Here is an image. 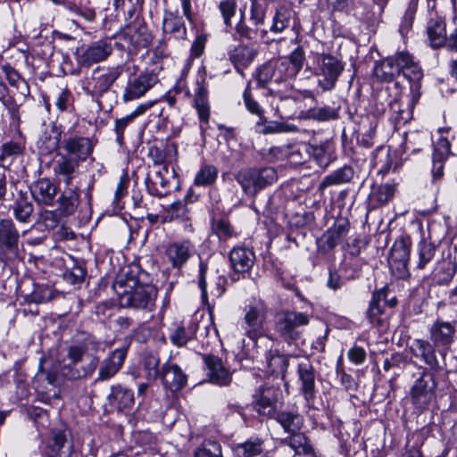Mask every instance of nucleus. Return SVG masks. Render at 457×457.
Returning a JSON list of instances; mask_svg holds the SVG:
<instances>
[{
    "mask_svg": "<svg viewBox=\"0 0 457 457\" xmlns=\"http://www.w3.org/2000/svg\"><path fill=\"white\" fill-rule=\"evenodd\" d=\"M30 192L38 204L52 206L54 204L58 188L49 179L43 178L31 185Z\"/></svg>",
    "mask_w": 457,
    "mask_h": 457,
    "instance_id": "obj_20",
    "label": "nucleus"
},
{
    "mask_svg": "<svg viewBox=\"0 0 457 457\" xmlns=\"http://www.w3.org/2000/svg\"><path fill=\"white\" fill-rule=\"evenodd\" d=\"M294 15L295 13L293 10L288 6L281 5L278 7L272 19L270 31L274 33H280L285 30L289 27Z\"/></svg>",
    "mask_w": 457,
    "mask_h": 457,
    "instance_id": "obj_43",
    "label": "nucleus"
},
{
    "mask_svg": "<svg viewBox=\"0 0 457 457\" xmlns=\"http://www.w3.org/2000/svg\"><path fill=\"white\" fill-rule=\"evenodd\" d=\"M12 213L15 219L22 223H28L34 212L32 203L24 195H21L12 205Z\"/></svg>",
    "mask_w": 457,
    "mask_h": 457,
    "instance_id": "obj_42",
    "label": "nucleus"
},
{
    "mask_svg": "<svg viewBox=\"0 0 457 457\" xmlns=\"http://www.w3.org/2000/svg\"><path fill=\"white\" fill-rule=\"evenodd\" d=\"M395 192V187L390 184H380L372 187L368 197V209H378L389 203Z\"/></svg>",
    "mask_w": 457,
    "mask_h": 457,
    "instance_id": "obj_31",
    "label": "nucleus"
},
{
    "mask_svg": "<svg viewBox=\"0 0 457 457\" xmlns=\"http://www.w3.org/2000/svg\"><path fill=\"white\" fill-rule=\"evenodd\" d=\"M418 3L419 0H410L408 3V6L405 10L404 15L403 17L402 23L400 25V32L402 34L409 31V29L411 28L415 14L418 8Z\"/></svg>",
    "mask_w": 457,
    "mask_h": 457,
    "instance_id": "obj_55",
    "label": "nucleus"
},
{
    "mask_svg": "<svg viewBox=\"0 0 457 457\" xmlns=\"http://www.w3.org/2000/svg\"><path fill=\"white\" fill-rule=\"evenodd\" d=\"M297 131V127L284 121H270L263 128V134L287 133Z\"/></svg>",
    "mask_w": 457,
    "mask_h": 457,
    "instance_id": "obj_56",
    "label": "nucleus"
},
{
    "mask_svg": "<svg viewBox=\"0 0 457 457\" xmlns=\"http://www.w3.org/2000/svg\"><path fill=\"white\" fill-rule=\"evenodd\" d=\"M450 142L446 138H439L435 144L432 159L446 161L450 155Z\"/></svg>",
    "mask_w": 457,
    "mask_h": 457,
    "instance_id": "obj_59",
    "label": "nucleus"
},
{
    "mask_svg": "<svg viewBox=\"0 0 457 457\" xmlns=\"http://www.w3.org/2000/svg\"><path fill=\"white\" fill-rule=\"evenodd\" d=\"M207 367V375L210 381L219 386H228L231 381V374L224 367L221 360L216 356L210 355L205 357Z\"/></svg>",
    "mask_w": 457,
    "mask_h": 457,
    "instance_id": "obj_29",
    "label": "nucleus"
},
{
    "mask_svg": "<svg viewBox=\"0 0 457 457\" xmlns=\"http://www.w3.org/2000/svg\"><path fill=\"white\" fill-rule=\"evenodd\" d=\"M307 116L318 121H326L336 119L337 117V112L330 106H323L310 109L307 112Z\"/></svg>",
    "mask_w": 457,
    "mask_h": 457,
    "instance_id": "obj_53",
    "label": "nucleus"
},
{
    "mask_svg": "<svg viewBox=\"0 0 457 457\" xmlns=\"http://www.w3.org/2000/svg\"><path fill=\"white\" fill-rule=\"evenodd\" d=\"M29 297L30 301L36 303H46L53 299L54 292L47 286H37Z\"/></svg>",
    "mask_w": 457,
    "mask_h": 457,
    "instance_id": "obj_57",
    "label": "nucleus"
},
{
    "mask_svg": "<svg viewBox=\"0 0 457 457\" xmlns=\"http://www.w3.org/2000/svg\"><path fill=\"white\" fill-rule=\"evenodd\" d=\"M436 388V381L434 375L423 370L411 387L410 397L412 404L419 409L427 408L435 397Z\"/></svg>",
    "mask_w": 457,
    "mask_h": 457,
    "instance_id": "obj_8",
    "label": "nucleus"
},
{
    "mask_svg": "<svg viewBox=\"0 0 457 457\" xmlns=\"http://www.w3.org/2000/svg\"><path fill=\"white\" fill-rule=\"evenodd\" d=\"M218 169L212 164H203L196 172L194 184L196 187H209L214 184L218 178Z\"/></svg>",
    "mask_w": 457,
    "mask_h": 457,
    "instance_id": "obj_47",
    "label": "nucleus"
},
{
    "mask_svg": "<svg viewBox=\"0 0 457 457\" xmlns=\"http://www.w3.org/2000/svg\"><path fill=\"white\" fill-rule=\"evenodd\" d=\"M267 309L262 303L249 305L245 310L241 328L251 340H257L262 334Z\"/></svg>",
    "mask_w": 457,
    "mask_h": 457,
    "instance_id": "obj_9",
    "label": "nucleus"
},
{
    "mask_svg": "<svg viewBox=\"0 0 457 457\" xmlns=\"http://www.w3.org/2000/svg\"><path fill=\"white\" fill-rule=\"evenodd\" d=\"M212 232L219 237L220 241H227L237 237V232L230 222L226 219H217L212 221Z\"/></svg>",
    "mask_w": 457,
    "mask_h": 457,
    "instance_id": "obj_50",
    "label": "nucleus"
},
{
    "mask_svg": "<svg viewBox=\"0 0 457 457\" xmlns=\"http://www.w3.org/2000/svg\"><path fill=\"white\" fill-rule=\"evenodd\" d=\"M86 271L80 266H74L69 270H66L63 277L64 279L70 284L75 285L81 283L85 278Z\"/></svg>",
    "mask_w": 457,
    "mask_h": 457,
    "instance_id": "obj_62",
    "label": "nucleus"
},
{
    "mask_svg": "<svg viewBox=\"0 0 457 457\" xmlns=\"http://www.w3.org/2000/svg\"><path fill=\"white\" fill-rule=\"evenodd\" d=\"M55 104L62 112L69 111L72 108L73 96L71 92L67 88L62 89L57 96Z\"/></svg>",
    "mask_w": 457,
    "mask_h": 457,
    "instance_id": "obj_60",
    "label": "nucleus"
},
{
    "mask_svg": "<svg viewBox=\"0 0 457 457\" xmlns=\"http://www.w3.org/2000/svg\"><path fill=\"white\" fill-rule=\"evenodd\" d=\"M196 329L197 326L193 322L189 323L187 328L183 326L177 327L170 335V340L173 345L177 346H183L189 340L194 338Z\"/></svg>",
    "mask_w": 457,
    "mask_h": 457,
    "instance_id": "obj_49",
    "label": "nucleus"
},
{
    "mask_svg": "<svg viewBox=\"0 0 457 457\" xmlns=\"http://www.w3.org/2000/svg\"><path fill=\"white\" fill-rule=\"evenodd\" d=\"M305 54L302 46L296 47L287 57L270 60L257 70V83L269 89L270 95L279 96L280 85H287L303 69Z\"/></svg>",
    "mask_w": 457,
    "mask_h": 457,
    "instance_id": "obj_1",
    "label": "nucleus"
},
{
    "mask_svg": "<svg viewBox=\"0 0 457 457\" xmlns=\"http://www.w3.org/2000/svg\"><path fill=\"white\" fill-rule=\"evenodd\" d=\"M62 131L58 127L51 125L46 128L38 141V147L41 153L47 154L56 150L60 145Z\"/></svg>",
    "mask_w": 457,
    "mask_h": 457,
    "instance_id": "obj_35",
    "label": "nucleus"
},
{
    "mask_svg": "<svg viewBox=\"0 0 457 457\" xmlns=\"http://www.w3.org/2000/svg\"><path fill=\"white\" fill-rule=\"evenodd\" d=\"M272 419L277 420L287 435L302 430L303 426V418L297 412H277Z\"/></svg>",
    "mask_w": 457,
    "mask_h": 457,
    "instance_id": "obj_36",
    "label": "nucleus"
},
{
    "mask_svg": "<svg viewBox=\"0 0 457 457\" xmlns=\"http://www.w3.org/2000/svg\"><path fill=\"white\" fill-rule=\"evenodd\" d=\"M348 229L349 223L345 220L335 223L320 238V251L327 253L335 248L339 244L342 237L346 235Z\"/></svg>",
    "mask_w": 457,
    "mask_h": 457,
    "instance_id": "obj_27",
    "label": "nucleus"
},
{
    "mask_svg": "<svg viewBox=\"0 0 457 457\" xmlns=\"http://www.w3.org/2000/svg\"><path fill=\"white\" fill-rule=\"evenodd\" d=\"M157 82V75L154 72L140 73L128 81L122 95L123 102L134 101L144 96Z\"/></svg>",
    "mask_w": 457,
    "mask_h": 457,
    "instance_id": "obj_12",
    "label": "nucleus"
},
{
    "mask_svg": "<svg viewBox=\"0 0 457 457\" xmlns=\"http://www.w3.org/2000/svg\"><path fill=\"white\" fill-rule=\"evenodd\" d=\"M125 37L135 47H146L152 40V35L145 22L140 19H136L132 24L128 26Z\"/></svg>",
    "mask_w": 457,
    "mask_h": 457,
    "instance_id": "obj_28",
    "label": "nucleus"
},
{
    "mask_svg": "<svg viewBox=\"0 0 457 457\" xmlns=\"http://www.w3.org/2000/svg\"><path fill=\"white\" fill-rule=\"evenodd\" d=\"M171 173L167 165L158 169H149L145 184L151 195L163 197L170 192V178Z\"/></svg>",
    "mask_w": 457,
    "mask_h": 457,
    "instance_id": "obj_13",
    "label": "nucleus"
},
{
    "mask_svg": "<svg viewBox=\"0 0 457 457\" xmlns=\"http://www.w3.org/2000/svg\"><path fill=\"white\" fill-rule=\"evenodd\" d=\"M20 234L11 219L0 220V253L13 257L19 253Z\"/></svg>",
    "mask_w": 457,
    "mask_h": 457,
    "instance_id": "obj_14",
    "label": "nucleus"
},
{
    "mask_svg": "<svg viewBox=\"0 0 457 457\" xmlns=\"http://www.w3.org/2000/svg\"><path fill=\"white\" fill-rule=\"evenodd\" d=\"M195 252V245L190 240H182L169 244L165 254L174 269H181Z\"/></svg>",
    "mask_w": 457,
    "mask_h": 457,
    "instance_id": "obj_18",
    "label": "nucleus"
},
{
    "mask_svg": "<svg viewBox=\"0 0 457 457\" xmlns=\"http://www.w3.org/2000/svg\"><path fill=\"white\" fill-rule=\"evenodd\" d=\"M162 29L164 32L174 34L178 37H185L187 35V29L182 17L171 12H165Z\"/></svg>",
    "mask_w": 457,
    "mask_h": 457,
    "instance_id": "obj_41",
    "label": "nucleus"
},
{
    "mask_svg": "<svg viewBox=\"0 0 457 457\" xmlns=\"http://www.w3.org/2000/svg\"><path fill=\"white\" fill-rule=\"evenodd\" d=\"M310 323V315L296 311H284L276 315L275 330L288 343L298 340L303 328Z\"/></svg>",
    "mask_w": 457,
    "mask_h": 457,
    "instance_id": "obj_5",
    "label": "nucleus"
},
{
    "mask_svg": "<svg viewBox=\"0 0 457 457\" xmlns=\"http://www.w3.org/2000/svg\"><path fill=\"white\" fill-rule=\"evenodd\" d=\"M344 69L345 64L336 56L331 54L320 55L317 61L316 75L320 77L318 79V86L324 92L333 90Z\"/></svg>",
    "mask_w": 457,
    "mask_h": 457,
    "instance_id": "obj_6",
    "label": "nucleus"
},
{
    "mask_svg": "<svg viewBox=\"0 0 457 457\" xmlns=\"http://www.w3.org/2000/svg\"><path fill=\"white\" fill-rule=\"evenodd\" d=\"M257 55V51L242 42H235L228 49V60L240 74L247 68Z\"/></svg>",
    "mask_w": 457,
    "mask_h": 457,
    "instance_id": "obj_16",
    "label": "nucleus"
},
{
    "mask_svg": "<svg viewBox=\"0 0 457 457\" xmlns=\"http://www.w3.org/2000/svg\"><path fill=\"white\" fill-rule=\"evenodd\" d=\"M353 177V170L345 165L324 177L319 186V190L324 191L327 187L347 183L351 181Z\"/></svg>",
    "mask_w": 457,
    "mask_h": 457,
    "instance_id": "obj_37",
    "label": "nucleus"
},
{
    "mask_svg": "<svg viewBox=\"0 0 457 457\" xmlns=\"http://www.w3.org/2000/svg\"><path fill=\"white\" fill-rule=\"evenodd\" d=\"M176 153L177 147L174 144H169L165 148L152 145L149 147L148 151V156L154 162L152 169H158L166 165V162L171 161L172 155L176 154ZM149 169H151V167H149Z\"/></svg>",
    "mask_w": 457,
    "mask_h": 457,
    "instance_id": "obj_39",
    "label": "nucleus"
},
{
    "mask_svg": "<svg viewBox=\"0 0 457 457\" xmlns=\"http://www.w3.org/2000/svg\"><path fill=\"white\" fill-rule=\"evenodd\" d=\"M112 287L122 307L145 312H152L155 307L157 288L152 284L141 283L132 270L120 275Z\"/></svg>",
    "mask_w": 457,
    "mask_h": 457,
    "instance_id": "obj_2",
    "label": "nucleus"
},
{
    "mask_svg": "<svg viewBox=\"0 0 457 457\" xmlns=\"http://www.w3.org/2000/svg\"><path fill=\"white\" fill-rule=\"evenodd\" d=\"M71 445L67 444L66 433L58 431L54 434L46 450V457H70Z\"/></svg>",
    "mask_w": 457,
    "mask_h": 457,
    "instance_id": "obj_34",
    "label": "nucleus"
},
{
    "mask_svg": "<svg viewBox=\"0 0 457 457\" xmlns=\"http://www.w3.org/2000/svg\"><path fill=\"white\" fill-rule=\"evenodd\" d=\"M411 254V241L401 237L395 241L391 247L389 265L393 270H396L399 278L409 275L408 264Z\"/></svg>",
    "mask_w": 457,
    "mask_h": 457,
    "instance_id": "obj_11",
    "label": "nucleus"
},
{
    "mask_svg": "<svg viewBox=\"0 0 457 457\" xmlns=\"http://www.w3.org/2000/svg\"><path fill=\"white\" fill-rule=\"evenodd\" d=\"M123 71L121 66L116 67H97L91 76L86 79L84 89L91 96H102L107 92L116 79Z\"/></svg>",
    "mask_w": 457,
    "mask_h": 457,
    "instance_id": "obj_7",
    "label": "nucleus"
},
{
    "mask_svg": "<svg viewBox=\"0 0 457 457\" xmlns=\"http://www.w3.org/2000/svg\"><path fill=\"white\" fill-rule=\"evenodd\" d=\"M383 304H375L370 302L366 315L370 323L378 328H382L386 324V320L381 317L384 312Z\"/></svg>",
    "mask_w": 457,
    "mask_h": 457,
    "instance_id": "obj_54",
    "label": "nucleus"
},
{
    "mask_svg": "<svg viewBox=\"0 0 457 457\" xmlns=\"http://www.w3.org/2000/svg\"><path fill=\"white\" fill-rule=\"evenodd\" d=\"M112 52L110 43L104 40L94 42L88 46L79 56V62L82 66L89 67L94 63L105 60Z\"/></svg>",
    "mask_w": 457,
    "mask_h": 457,
    "instance_id": "obj_21",
    "label": "nucleus"
},
{
    "mask_svg": "<svg viewBox=\"0 0 457 457\" xmlns=\"http://www.w3.org/2000/svg\"><path fill=\"white\" fill-rule=\"evenodd\" d=\"M161 377L164 387L171 392L181 390L187 382V376L178 364H164Z\"/></svg>",
    "mask_w": 457,
    "mask_h": 457,
    "instance_id": "obj_23",
    "label": "nucleus"
},
{
    "mask_svg": "<svg viewBox=\"0 0 457 457\" xmlns=\"http://www.w3.org/2000/svg\"><path fill=\"white\" fill-rule=\"evenodd\" d=\"M419 261L416 264L418 270H423L426 268L434 258L436 253V246L433 243L422 239L418 244L417 248Z\"/></svg>",
    "mask_w": 457,
    "mask_h": 457,
    "instance_id": "obj_48",
    "label": "nucleus"
},
{
    "mask_svg": "<svg viewBox=\"0 0 457 457\" xmlns=\"http://www.w3.org/2000/svg\"><path fill=\"white\" fill-rule=\"evenodd\" d=\"M90 343L70 345L67 355L60 361V368L64 377L78 379L93 373L98 364V359L87 353Z\"/></svg>",
    "mask_w": 457,
    "mask_h": 457,
    "instance_id": "obj_3",
    "label": "nucleus"
},
{
    "mask_svg": "<svg viewBox=\"0 0 457 457\" xmlns=\"http://www.w3.org/2000/svg\"><path fill=\"white\" fill-rule=\"evenodd\" d=\"M195 457H222L220 445L216 441H205L195 450Z\"/></svg>",
    "mask_w": 457,
    "mask_h": 457,
    "instance_id": "obj_52",
    "label": "nucleus"
},
{
    "mask_svg": "<svg viewBox=\"0 0 457 457\" xmlns=\"http://www.w3.org/2000/svg\"><path fill=\"white\" fill-rule=\"evenodd\" d=\"M400 74L399 68L390 56L377 64L374 68V75L380 80L392 81Z\"/></svg>",
    "mask_w": 457,
    "mask_h": 457,
    "instance_id": "obj_45",
    "label": "nucleus"
},
{
    "mask_svg": "<svg viewBox=\"0 0 457 457\" xmlns=\"http://www.w3.org/2000/svg\"><path fill=\"white\" fill-rule=\"evenodd\" d=\"M63 155L71 157L80 163L87 160L94 150L92 141L84 137H71L62 142Z\"/></svg>",
    "mask_w": 457,
    "mask_h": 457,
    "instance_id": "obj_17",
    "label": "nucleus"
},
{
    "mask_svg": "<svg viewBox=\"0 0 457 457\" xmlns=\"http://www.w3.org/2000/svg\"><path fill=\"white\" fill-rule=\"evenodd\" d=\"M109 401L119 411L125 413L130 412L135 405L133 391L120 385L112 386Z\"/></svg>",
    "mask_w": 457,
    "mask_h": 457,
    "instance_id": "obj_26",
    "label": "nucleus"
},
{
    "mask_svg": "<svg viewBox=\"0 0 457 457\" xmlns=\"http://www.w3.org/2000/svg\"><path fill=\"white\" fill-rule=\"evenodd\" d=\"M298 379L301 382L300 390L306 400L313 398L315 394V369L312 362L304 359L297 364Z\"/></svg>",
    "mask_w": 457,
    "mask_h": 457,
    "instance_id": "obj_22",
    "label": "nucleus"
},
{
    "mask_svg": "<svg viewBox=\"0 0 457 457\" xmlns=\"http://www.w3.org/2000/svg\"><path fill=\"white\" fill-rule=\"evenodd\" d=\"M299 152H304L307 156L312 157L320 167H327L329 157L325 145H312L303 143L298 145Z\"/></svg>",
    "mask_w": 457,
    "mask_h": 457,
    "instance_id": "obj_44",
    "label": "nucleus"
},
{
    "mask_svg": "<svg viewBox=\"0 0 457 457\" xmlns=\"http://www.w3.org/2000/svg\"><path fill=\"white\" fill-rule=\"evenodd\" d=\"M236 180L246 195L253 196L277 180V171L271 167L245 168L237 172Z\"/></svg>",
    "mask_w": 457,
    "mask_h": 457,
    "instance_id": "obj_4",
    "label": "nucleus"
},
{
    "mask_svg": "<svg viewBox=\"0 0 457 457\" xmlns=\"http://www.w3.org/2000/svg\"><path fill=\"white\" fill-rule=\"evenodd\" d=\"M58 159L54 162L53 171L59 183H64L67 187L71 186L78 172L79 163L71 157L58 153Z\"/></svg>",
    "mask_w": 457,
    "mask_h": 457,
    "instance_id": "obj_19",
    "label": "nucleus"
},
{
    "mask_svg": "<svg viewBox=\"0 0 457 457\" xmlns=\"http://www.w3.org/2000/svg\"><path fill=\"white\" fill-rule=\"evenodd\" d=\"M57 203V211L62 216H70L74 214L79 204V188L77 187H67L62 192Z\"/></svg>",
    "mask_w": 457,
    "mask_h": 457,
    "instance_id": "obj_33",
    "label": "nucleus"
},
{
    "mask_svg": "<svg viewBox=\"0 0 457 457\" xmlns=\"http://www.w3.org/2000/svg\"><path fill=\"white\" fill-rule=\"evenodd\" d=\"M403 76L411 82L417 83L420 81L423 77V72L420 67L412 62L403 71H402Z\"/></svg>",
    "mask_w": 457,
    "mask_h": 457,
    "instance_id": "obj_64",
    "label": "nucleus"
},
{
    "mask_svg": "<svg viewBox=\"0 0 457 457\" xmlns=\"http://www.w3.org/2000/svg\"><path fill=\"white\" fill-rule=\"evenodd\" d=\"M280 395L279 387L265 385L254 395V410L262 416L274 417Z\"/></svg>",
    "mask_w": 457,
    "mask_h": 457,
    "instance_id": "obj_10",
    "label": "nucleus"
},
{
    "mask_svg": "<svg viewBox=\"0 0 457 457\" xmlns=\"http://www.w3.org/2000/svg\"><path fill=\"white\" fill-rule=\"evenodd\" d=\"M243 98H244V102H245L246 109L251 113L255 114L259 117H262L263 115V110L260 106L258 102H256L253 98L249 86L245 89L244 94H243Z\"/></svg>",
    "mask_w": 457,
    "mask_h": 457,
    "instance_id": "obj_61",
    "label": "nucleus"
},
{
    "mask_svg": "<svg viewBox=\"0 0 457 457\" xmlns=\"http://www.w3.org/2000/svg\"><path fill=\"white\" fill-rule=\"evenodd\" d=\"M263 441L260 438H251L244 443L232 445L235 457H254L262 452Z\"/></svg>",
    "mask_w": 457,
    "mask_h": 457,
    "instance_id": "obj_40",
    "label": "nucleus"
},
{
    "mask_svg": "<svg viewBox=\"0 0 457 457\" xmlns=\"http://www.w3.org/2000/svg\"><path fill=\"white\" fill-rule=\"evenodd\" d=\"M160 359L154 353H146L142 361V369L148 380H155L159 375Z\"/></svg>",
    "mask_w": 457,
    "mask_h": 457,
    "instance_id": "obj_51",
    "label": "nucleus"
},
{
    "mask_svg": "<svg viewBox=\"0 0 457 457\" xmlns=\"http://www.w3.org/2000/svg\"><path fill=\"white\" fill-rule=\"evenodd\" d=\"M429 339L437 348L448 349L453 344L456 333L454 322L437 319L430 326Z\"/></svg>",
    "mask_w": 457,
    "mask_h": 457,
    "instance_id": "obj_15",
    "label": "nucleus"
},
{
    "mask_svg": "<svg viewBox=\"0 0 457 457\" xmlns=\"http://www.w3.org/2000/svg\"><path fill=\"white\" fill-rule=\"evenodd\" d=\"M280 445L291 448L295 455H313L314 451L310 439L301 430L282 438Z\"/></svg>",
    "mask_w": 457,
    "mask_h": 457,
    "instance_id": "obj_32",
    "label": "nucleus"
},
{
    "mask_svg": "<svg viewBox=\"0 0 457 457\" xmlns=\"http://www.w3.org/2000/svg\"><path fill=\"white\" fill-rule=\"evenodd\" d=\"M194 106L197 111L201 123V129H204V125H208L210 118L208 90L204 86V79L196 81V88L194 96Z\"/></svg>",
    "mask_w": 457,
    "mask_h": 457,
    "instance_id": "obj_30",
    "label": "nucleus"
},
{
    "mask_svg": "<svg viewBox=\"0 0 457 457\" xmlns=\"http://www.w3.org/2000/svg\"><path fill=\"white\" fill-rule=\"evenodd\" d=\"M415 347L420 351L421 359L432 369L439 367L438 361L436 356V347L434 344L424 339H415Z\"/></svg>",
    "mask_w": 457,
    "mask_h": 457,
    "instance_id": "obj_46",
    "label": "nucleus"
},
{
    "mask_svg": "<svg viewBox=\"0 0 457 457\" xmlns=\"http://www.w3.org/2000/svg\"><path fill=\"white\" fill-rule=\"evenodd\" d=\"M269 367L272 372L284 371L287 369L288 361L287 358L281 354H272L268 359Z\"/></svg>",
    "mask_w": 457,
    "mask_h": 457,
    "instance_id": "obj_63",
    "label": "nucleus"
},
{
    "mask_svg": "<svg viewBox=\"0 0 457 457\" xmlns=\"http://www.w3.org/2000/svg\"><path fill=\"white\" fill-rule=\"evenodd\" d=\"M127 347H120L112 352L110 356L103 361L99 369V380H107L120 370L127 356Z\"/></svg>",
    "mask_w": 457,
    "mask_h": 457,
    "instance_id": "obj_25",
    "label": "nucleus"
},
{
    "mask_svg": "<svg viewBox=\"0 0 457 457\" xmlns=\"http://www.w3.org/2000/svg\"><path fill=\"white\" fill-rule=\"evenodd\" d=\"M430 45L434 48L445 46L446 41L445 23L441 19H431L427 27Z\"/></svg>",
    "mask_w": 457,
    "mask_h": 457,
    "instance_id": "obj_38",
    "label": "nucleus"
},
{
    "mask_svg": "<svg viewBox=\"0 0 457 457\" xmlns=\"http://www.w3.org/2000/svg\"><path fill=\"white\" fill-rule=\"evenodd\" d=\"M229 262L233 270L237 273L250 271L254 264L255 254L250 248L235 246L229 253Z\"/></svg>",
    "mask_w": 457,
    "mask_h": 457,
    "instance_id": "obj_24",
    "label": "nucleus"
},
{
    "mask_svg": "<svg viewBox=\"0 0 457 457\" xmlns=\"http://www.w3.org/2000/svg\"><path fill=\"white\" fill-rule=\"evenodd\" d=\"M219 9L224 19V22L227 26H230V19L236 13L237 3L236 0H222L220 2Z\"/></svg>",
    "mask_w": 457,
    "mask_h": 457,
    "instance_id": "obj_58",
    "label": "nucleus"
}]
</instances>
